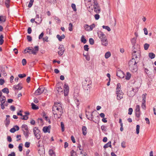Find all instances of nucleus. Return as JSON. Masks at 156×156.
I'll list each match as a JSON object with an SVG mask.
<instances>
[{
	"instance_id": "0eeeda50",
	"label": "nucleus",
	"mask_w": 156,
	"mask_h": 156,
	"mask_svg": "<svg viewBox=\"0 0 156 156\" xmlns=\"http://www.w3.org/2000/svg\"><path fill=\"white\" fill-rule=\"evenodd\" d=\"M46 90L45 88L44 87H39L36 90L35 94L37 95H40L43 92H44Z\"/></svg>"
},
{
	"instance_id": "de8ad7c7",
	"label": "nucleus",
	"mask_w": 156,
	"mask_h": 156,
	"mask_svg": "<svg viewBox=\"0 0 156 156\" xmlns=\"http://www.w3.org/2000/svg\"><path fill=\"white\" fill-rule=\"evenodd\" d=\"M18 76L20 78H22L25 77L26 76V75L25 74H19L18 75Z\"/></svg>"
},
{
	"instance_id": "603ef678",
	"label": "nucleus",
	"mask_w": 156,
	"mask_h": 156,
	"mask_svg": "<svg viewBox=\"0 0 156 156\" xmlns=\"http://www.w3.org/2000/svg\"><path fill=\"white\" fill-rule=\"evenodd\" d=\"M22 145L23 144L21 143L18 146V148L19 150L20 151H22Z\"/></svg>"
},
{
	"instance_id": "f704fd0d",
	"label": "nucleus",
	"mask_w": 156,
	"mask_h": 156,
	"mask_svg": "<svg viewBox=\"0 0 156 156\" xmlns=\"http://www.w3.org/2000/svg\"><path fill=\"white\" fill-rule=\"evenodd\" d=\"M149 46L150 45L149 44L147 43H145L144 45V49L146 50H147L148 49Z\"/></svg>"
},
{
	"instance_id": "2eb2a0df",
	"label": "nucleus",
	"mask_w": 156,
	"mask_h": 156,
	"mask_svg": "<svg viewBox=\"0 0 156 156\" xmlns=\"http://www.w3.org/2000/svg\"><path fill=\"white\" fill-rule=\"evenodd\" d=\"M35 19L37 20L35 22L38 24H40L42 20L41 17H40L38 15H36Z\"/></svg>"
},
{
	"instance_id": "cd10ccee",
	"label": "nucleus",
	"mask_w": 156,
	"mask_h": 156,
	"mask_svg": "<svg viewBox=\"0 0 156 156\" xmlns=\"http://www.w3.org/2000/svg\"><path fill=\"white\" fill-rule=\"evenodd\" d=\"M131 43L133 45V51H135L134 50V49L135 48V47H134V44L136 43V39L133 38H132L131 40Z\"/></svg>"
},
{
	"instance_id": "774afa93",
	"label": "nucleus",
	"mask_w": 156,
	"mask_h": 156,
	"mask_svg": "<svg viewBox=\"0 0 156 156\" xmlns=\"http://www.w3.org/2000/svg\"><path fill=\"white\" fill-rule=\"evenodd\" d=\"M8 156H16V154L14 152H12L10 154H8Z\"/></svg>"
},
{
	"instance_id": "a18cd8bd",
	"label": "nucleus",
	"mask_w": 156,
	"mask_h": 156,
	"mask_svg": "<svg viewBox=\"0 0 156 156\" xmlns=\"http://www.w3.org/2000/svg\"><path fill=\"white\" fill-rule=\"evenodd\" d=\"M145 102L146 101L143 102V101L142 105H141V107L143 109H145L146 108V105H145Z\"/></svg>"
},
{
	"instance_id": "393cba45",
	"label": "nucleus",
	"mask_w": 156,
	"mask_h": 156,
	"mask_svg": "<svg viewBox=\"0 0 156 156\" xmlns=\"http://www.w3.org/2000/svg\"><path fill=\"white\" fill-rule=\"evenodd\" d=\"M32 106V109L34 110H37L38 109L39 107L38 106H37L36 105L34 104V103H32L31 104Z\"/></svg>"
},
{
	"instance_id": "a211bd4d",
	"label": "nucleus",
	"mask_w": 156,
	"mask_h": 156,
	"mask_svg": "<svg viewBox=\"0 0 156 156\" xmlns=\"http://www.w3.org/2000/svg\"><path fill=\"white\" fill-rule=\"evenodd\" d=\"M92 112H88V114H86V116L87 119L90 120H92Z\"/></svg>"
},
{
	"instance_id": "20e7f679",
	"label": "nucleus",
	"mask_w": 156,
	"mask_h": 156,
	"mask_svg": "<svg viewBox=\"0 0 156 156\" xmlns=\"http://www.w3.org/2000/svg\"><path fill=\"white\" fill-rule=\"evenodd\" d=\"M21 128L26 138H27L29 136V131L27 125L23 124Z\"/></svg>"
},
{
	"instance_id": "bf43d9fd",
	"label": "nucleus",
	"mask_w": 156,
	"mask_h": 156,
	"mask_svg": "<svg viewBox=\"0 0 156 156\" xmlns=\"http://www.w3.org/2000/svg\"><path fill=\"white\" fill-rule=\"evenodd\" d=\"M22 65L23 66H25V65H26V63H27V61H26V59H23V60H22Z\"/></svg>"
},
{
	"instance_id": "f3484780",
	"label": "nucleus",
	"mask_w": 156,
	"mask_h": 156,
	"mask_svg": "<svg viewBox=\"0 0 156 156\" xmlns=\"http://www.w3.org/2000/svg\"><path fill=\"white\" fill-rule=\"evenodd\" d=\"M102 42V44L105 46H107L108 44V41L107 40V38H104L101 40Z\"/></svg>"
},
{
	"instance_id": "423d86ee",
	"label": "nucleus",
	"mask_w": 156,
	"mask_h": 156,
	"mask_svg": "<svg viewBox=\"0 0 156 156\" xmlns=\"http://www.w3.org/2000/svg\"><path fill=\"white\" fill-rule=\"evenodd\" d=\"M137 91V88L134 89L133 87L131 88L130 90L127 92L128 95L129 97H133L135 95L136 92Z\"/></svg>"
},
{
	"instance_id": "f03ea898",
	"label": "nucleus",
	"mask_w": 156,
	"mask_h": 156,
	"mask_svg": "<svg viewBox=\"0 0 156 156\" xmlns=\"http://www.w3.org/2000/svg\"><path fill=\"white\" fill-rule=\"evenodd\" d=\"M121 85L120 83H118L117 84L116 88V94H117V99L119 100L123 98V94L121 89Z\"/></svg>"
},
{
	"instance_id": "ea45409f",
	"label": "nucleus",
	"mask_w": 156,
	"mask_h": 156,
	"mask_svg": "<svg viewBox=\"0 0 156 156\" xmlns=\"http://www.w3.org/2000/svg\"><path fill=\"white\" fill-rule=\"evenodd\" d=\"M34 2V0H30V2L28 5V7L29 8H30L32 6L33 3Z\"/></svg>"
},
{
	"instance_id": "58836bf2",
	"label": "nucleus",
	"mask_w": 156,
	"mask_h": 156,
	"mask_svg": "<svg viewBox=\"0 0 156 156\" xmlns=\"http://www.w3.org/2000/svg\"><path fill=\"white\" fill-rule=\"evenodd\" d=\"M71 156H77L76 153L74 150H72L71 152Z\"/></svg>"
},
{
	"instance_id": "6e6552de",
	"label": "nucleus",
	"mask_w": 156,
	"mask_h": 156,
	"mask_svg": "<svg viewBox=\"0 0 156 156\" xmlns=\"http://www.w3.org/2000/svg\"><path fill=\"white\" fill-rule=\"evenodd\" d=\"M69 87L68 84L65 83L64 86V93L65 96H67L69 94Z\"/></svg>"
},
{
	"instance_id": "7c9ffc66",
	"label": "nucleus",
	"mask_w": 156,
	"mask_h": 156,
	"mask_svg": "<svg viewBox=\"0 0 156 156\" xmlns=\"http://www.w3.org/2000/svg\"><path fill=\"white\" fill-rule=\"evenodd\" d=\"M131 76V74L129 72H127L126 73V79L127 80H129Z\"/></svg>"
},
{
	"instance_id": "4be33fe9",
	"label": "nucleus",
	"mask_w": 156,
	"mask_h": 156,
	"mask_svg": "<svg viewBox=\"0 0 156 156\" xmlns=\"http://www.w3.org/2000/svg\"><path fill=\"white\" fill-rule=\"evenodd\" d=\"M49 154L50 156H56L55 152L52 149L49 150Z\"/></svg>"
},
{
	"instance_id": "9b49d317",
	"label": "nucleus",
	"mask_w": 156,
	"mask_h": 156,
	"mask_svg": "<svg viewBox=\"0 0 156 156\" xmlns=\"http://www.w3.org/2000/svg\"><path fill=\"white\" fill-rule=\"evenodd\" d=\"M98 36L101 40L104 38H106V36L104 34V33L101 31H100L97 33Z\"/></svg>"
},
{
	"instance_id": "3c124183",
	"label": "nucleus",
	"mask_w": 156,
	"mask_h": 156,
	"mask_svg": "<svg viewBox=\"0 0 156 156\" xmlns=\"http://www.w3.org/2000/svg\"><path fill=\"white\" fill-rule=\"evenodd\" d=\"M140 111L136 112L135 115L136 117H137L138 118H139L140 116Z\"/></svg>"
},
{
	"instance_id": "5701e85b",
	"label": "nucleus",
	"mask_w": 156,
	"mask_h": 156,
	"mask_svg": "<svg viewBox=\"0 0 156 156\" xmlns=\"http://www.w3.org/2000/svg\"><path fill=\"white\" fill-rule=\"evenodd\" d=\"M56 89L58 93L60 94V93L63 94V89L61 87H57Z\"/></svg>"
},
{
	"instance_id": "1a4fd4ad",
	"label": "nucleus",
	"mask_w": 156,
	"mask_h": 156,
	"mask_svg": "<svg viewBox=\"0 0 156 156\" xmlns=\"http://www.w3.org/2000/svg\"><path fill=\"white\" fill-rule=\"evenodd\" d=\"M59 51L58 54L59 55L61 56L63 54L65 51V48L63 45H60L58 48Z\"/></svg>"
},
{
	"instance_id": "5fc2aeb1",
	"label": "nucleus",
	"mask_w": 156,
	"mask_h": 156,
	"mask_svg": "<svg viewBox=\"0 0 156 156\" xmlns=\"http://www.w3.org/2000/svg\"><path fill=\"white\" fill-rule=\"evenodd\" d=\"M133 109L132 108H129L128 109V114L131 115L132 114Z\"/></svg>"
},
{
	"instance_id": "864d4df0",
	"label": "nucleus",
	"mask_w": 156,
	"mask_h": 156,
	"mask_svg": "<svg viewBox=\"0 0 156 156\" xmlns=\"http://www.w3.org/2000/svg\"><path fill=\"white\" fill-rule=\"evenodd\" d=\"M28 118V116L26 115H23V118H20L21 119L24 120H27Z\"/></svg>"
},
{
	"instance_id": "e433bc0d",
	"label": "nucleus",
	"mask_w": 156,
	"mask_h": 156,
	"mask_svg": "<svg viewBox=\"0 0 156 156\" xmlns=\"http://www.w3.org/2000/svg\"><path fill=\"white\" fill-rule=\"evenodd\" d=\"M102 28L103 29H105L107 30L108 31H110L111 30L110 28L108 26H103Z\"/></svg>"
},
{
	"instance_id": "6e6d98bb",
	"label": "nucleus",
	"mask_w": 156,
	"mask_h": 156,
	"mask_svg": "<svg viewBox=\"0 0 156 156\" xmlns=\"http://www.w3.org/2000/svg\"><path fill=\"white\" fill-rule=\"evenodd\" d=\"M84 50L88 51L89 49L88 48V46L87 45H85L84 46Z\"/></svg>"
},
{
	"instance_id": "338daca9",
	"label": "nucleus",
	"mask_w": 156,
	"mask_h": 156,
	"mask_svg": "<svg viewBox=\"0 0 156 156\" xmlns=\"http://www.w3.org/2000/svg\"><path fill=\"white\" fill-rule=\"evenodd\" d=\"M5 83V80L4 79H0V84L2 85Z\"/></svg>"
},
{
	"instance_id": "9d476101",
	"label": "nucleus",
	"mask_w": 156,
	"mask_h": 156,
	"mask_svg": "<svg viewBox=\"0 0 156 156\" xmlns=\"http://www.w3.org/2000/svg\"><path fill=\"white\" fill-rule=\"evenodd\" d=\"M116 75L120 78H123L124 77L123 72L121 70H117L116 73Z\"/></svg>"
},
{
	"instance_id": "79ce46f5",
	"label": "nucleus",
	"mask_w": 156,
	"mask_h": 156,
	"mask_svg": "<svg viewBox=\"0 0 156 156\" xmlns=\"http://www.w3.org/2000/svg\"><path fill=\"white\" fill-rule=\"evenodd\" d=\"M140 126L139 125H137L136 126V133L137 134H138L140 131Z\"/></svg>"
},
{
	"instance_id": "f257e3e1",
	"label": "nucleus",
	"mask_w": 156,
	"mask_h": 156,
	"mask_svg": "<svg viewBox=\"0 0 156 156\" xmlns=\"http://www.w3.org/2000/svg\"><path fill=\"white\" fill-rule=\"evenodd\" d=\"M136 51H133L132 55L133 58L129 62V67L130 70L133 72H135L137 70V63L140 59V54L139 52H137Z\"/></svg>"
},
{
	"instance_id": "052dcab7",
	"label": "nucleus",
	"mask_w": 156,
	"mask_h": 156,
	"mask_svg": "<svg viewBox=\"0 0 156 156\" xmlns=\"http://www.w3.org/2000/svg\"><path fill=\"white\" fill-rule=\"evenodd\" d=\"M30 143L29 142H27L25 143V146L27 148L29 147H30Z\"/></svg>"
},
{
	"instance_id": "8fccbe9b",
	"label": "nucleus",
	"mask_w": 156,
	"mask_h": 156,
	"mask_svg": "<svg viewBox=\"0 0 156 156\" xmlns=\"http://www.w3.org/2000/svg\"><path fill=\"white\" fill-rule=\"evenodd\" d=\"M101 128L102 131H104L105 132L107 131V127L105 126H101Z\"/></svg>"
},
{
	"instance_id": "c756f323",
	"label": "nucleus",
	"mask_w": 156,
	"mask_h": 156,
	"mask_svg": "<svg viewBox=\"0 0 156 156\" xmlns=\"http://www.w3.org/2000/svg\"><path fill=\"white\" fill-rule=\"evenodd\" d=\"M2 91L3 93H6L7 94H8L9 92V91L8 89L6 87L4 89H3L2 90Z\"/></svg>"
},
{
	"instance_id": "49530a36",
	"label": "nucleus",
	"mask_w": 156,
	"mask_h": 156,
	"mask_svg": "<svg viewBox=\"0 0 156 156\" xmlns=\"http://www.w3.org/2000/svg\"><path fill=\"white\" fill-rule=\"evenodd\" d=\"M89 26L90 30H92L93 28L95 27V24L94 23H93L92 24Z\"/></svg>"
},
{
	"instance_id": "c9c22d12",
	"label": "nucleus",
	"mask_w": 156,
	"mask_h": 156,
	"mask_svg": "<svg viewBox=\"0 0 156 156\" xmlns=\"http://www.w3.org/2000/svg\"><path fill=\"white\" fill-rule=\"evenodd\" d=\"M54 115V117L57 118V119H59L61 116L62 115H60L59 113H58V112H56V115L53 114Z\"/></svg>"
},
{
	"instance_id": "680f3d73",
	"label": "nucleus",
	"mask_w": 156,
	"mask_h": 156,
	"mask_svg": "<svg viewBox=\"0 0 156 156\" xmlns=\"http://www.w3.org/2000/svg\"><path fill=\"white\" fill-rule=\"evenodd\" d=\"M27 39L29 41H31L32 40V37L30 35L27 36Z\"/></svg>"
},
{
	"instance_id": "4468645a",
	"label": "nucleus",
	"mask_w": 156,
	"mask_h": 156,
	"mask_svg": "<svg viewBox=\"0 0 156 156\" xmlns=\"http://www.w3.org/2000/svg\"><path fill=\"white\" fill-rule=\"evenodd\" d=\"M39 51V47L38 46H35L34 49L33 48V50L31 51L30 53H33V54L35 55L37 54V53Z\"/></svg>"
},
{
	"instance_id": "4d7b16f0",
	"label": "nucleus",
	"mask_w": 156,
	"mask_h": 156,
	"mask_svg": "<svg viewBox=\"0 0 156 156\" xmlns=\"http://www.w3.org/2000/svg\"><path fill=\"white\" fill-rule=\"evenodd\" d=\"M69 30L70 31H72L73 30L72 26L73 25L71 23H69Z\"/></svg>"
},
{
	"instance_id": "c85d7f7f",
	"label": "nucleus",
	"mask_w": 156,
	"mask_h": 156,
	"mask_svg": "<svg viewBox=\"0 0 156 156\" xmlns=\"http://www.w3.org/2000/svg\"><path fill=\"white\" fill-rule=\"evenodd\" d=\"M3 38L4 37L3 35L1 34L0 35V45H2L4 42Z\"/></svg>"
},
{
	"instance_id": "37998d69",
	"label": "nucleus",
	"mask_w": 156,
	"mask_h": 156,
	"mask_svg": "<svg viewBox=\"0 0 156 156\" xmlns=\"http://www.w3.org/2000/svg\"><path fill=\"white\" fill-rule=\"evenodd\" d=\"M147 94H145L142 95V101L143 102L146 101V96Z\"/></svg>"
},
{
	"instance_id": "a878e982",
	"label": "nucleus",
	"mask_w": 156,
	"mask_h": 156,
	"mask_svg": "<svg viewBox=\"0 0 156 156\" xmlns=\"http://www.w3.org/2000/svg\"><path fill=\"white\" fill-rule=\"evenodd\" d=\"M74 99H75V102L76 104V106L78 108H79V106L80 105V103L79 102V100L76 98V97H75V96H74Z\"/></svg>"
},
{
	"instance_id": "69168bd1",
	"label": "nucleus",
	"mask_w": 156,
	"mask_h": 156,
	"mask_svg": "<svg viewBox=\"0 0 156 156\" xmlns=\"http://www.w3.org/2000/svg\"><path fill=\"white\" fill-rule=\"evenodd\" d=\"M16 131V130L14 127L11 128L10 130V132L12 133H14Z\"/></svg>"
},
{
	"instance_id": "ddd939ff",
	"label": "nucleus",
	"mask_w": 156,
	"mask_h": 156,
	"mask_svg": "<svg viewBox=\"0 0 156 156\" xmlns=\"http://www.w3.org/2000/svg\"><path fill=\"white\" fill-rule=\"evenodd\" d=\"M84 89L87 93L89 92L90 91L91 86L90 85L88 84L87 86L84 85L83 86Z\"/></svg>"
},
{
	"instance_id": "473e14b6",
	"label": "nucleus",
	"mask_w": 156,
	"mask_h": 156,
	"mask_svg": "<svg viewBox=\"0 0 156 156\" xmlns=\"http://www.w3.org/2000/svg\"><path fill=\"white\" fill-rule=\"evenodd\" d=\"M81 41L83 44H85L87 42V40L85 38L84 36H82L81 38Z\"/></svg>"
},
{
	"instance_id": "09e8293b",
	"label": "nucleus",
	"mask_w": 156,
	"mask_h": 156,
	"mask_svg": "<svg viewBox=\"0 0 156 156\" xmlns=\"http://www.w3.org/2000/svg\"><path fill=\"white\" fill-rule=\"evenodd\" d=\"M53 106H62V105L60 103V102L57 103V102H55L54 103V105Z\"/></svg>"
},
{
	"instance_id": "c03bdc74",
	"label": "nucleus",
	"mask_w": 156,
	"mask_h": 156,
	"mask_svg": "<svg viewBox=\"0 0 156 156\" xmlns=\"http://www.w3.org/2000/svg\"><path fill=\"white\" fill-rule=\"evenodd\" d=\"M89 42L90 44L93 45L94 43V41L92 38H90L89 39Z\"/></svg>"
},
{
	"instance_id": "6ab92c4d",
	"label": "nucleus",
	"mask_w": 156,
	"mask_h": 156,
	"mask_svg": "<svg viewBox=\"0 0 156 156\" xmlns=\"http://www.w3.org/2000/svg\"><path fill=\"white\" fill-rule=\"evenodd\" d=\"M56 37L59 41H62V39H64L65 38V36L64 34H62L61 36L58 34L56 36Z\"/></svg>"
},
{
	"instance_id": "bb28decb",
	"label": "nucleus",
	"mask_w": 156,
	"mask_h": 156,
	"mask_svg": "<svg viewBox=\"0 0 156 156\" xmlns=\"http://www.w3.org/2000/svg\"><path fill=\"white\" fill-rule=\"evenodd\" d=\"M111 56V53L110 51L107 52L105 54V58L106 59L108 58Z\"/></svg>"
},
{
	"instance_id": "13d9d810",
	"label": "nucleus",
	"mask_w": 156,
	"mask_h": 156,
	"mask_svg": "<svg viewBox=\"0 0 156 156\" xmlns=\"http://www.w3.org/2000/svg\"><path fill=\"white\" fill-rule=\"evenodd\" d=\"M135 111L136 112L140 111V106L139 105H136V107Z\"/></svg>"
},
{
	"instance_id": "a19ab883",
	"label": "nucleus",
	"mask_w": 156,
	"mask_h": 156,
	"mask_svg": "<svg viewBox=\"0 0 156 156\" xmlns=\"http://www.w3.org/2000/svg\"><path fill=\"white\" fill-rule=\"evenodd\" d=\"M71 7L73 9V10L74 11H76V6L75 4L74 3H72L71 4Z\"/></svg>"
},
{
	"instance_id": "dca6fc26",
	"label": "nucleus",
	"mask_w": 156,
	"mask_h": 156,
	"mask_svg": "<svg viewBox=\"0 0 156 156\" xmlns=\"http://www.w3.org/2000/svg\"><path fill=\"white\" fill-rule=\"evenodd\" d=\"M22 84L20 83L17 85H14L13 87L16 90H21L22 88Z\"/></svg>"
},
{
	"instance_id": "aec40b11",
	"label": "nucleus",
	"mask_w": 156,
	"mask_h": 156,
	"mask_svg": "<svg viewBox=\"0 0 156 156\" xmlns=\"http://www.w3.org/2000/svg\"><path fill=\"white\" fill-rule=\"evenodd\" d=\"M82 130L83 134L84 135H86L87 133V128L86 126H82Z\"/></svg>"
},
{
	"instance_id": "2f4dec72",
	"label": "nucleus",
	"mask_w": 156,
	"mask_h": 156,
	"mask_svg": "<svg viewBox=\"0 0 156 156\" xmlns=\"http://www.w3.org/2000/svg\"><path fill=\"white\" fill-rule=\"evenodd\" d=\"M10 123V119L9 118H6L5 121V124L7 126Z\"/></svg>"
},
{
	"instance_id": "4c0bfd02",
	"label": "nucleus",
	"mask_w": 156,
	"mask_h": 156,
	"mask_svg": "<svg viewBox=\"0 0 156 156\" xmlns=\"http://www.w3.org/2000/svg\"><path fill=\"white\" fill-rule=\"evenodd\" d=\"M61 130L62 132H64L65 130L64 125L62 122H61Z\"/></svg>"
},
{
	"instance_id": "7ed1b4c3",
	"label": "nucleus",
	"mask_w": 156,
	"mask_h": 156,
	"mask_svg": "<svg viewBox=\"0 0 156 156\" xmlns=\"http://www.w3.org/2000/svg\"><path fill=\"white\" fill-rule=\"evenodd\" d=\"M52 111L53 114L56 115V112L58 113H59L60 115H62L63 111L62 106H53L52 107Z\"/></svg>"
},
{
	"instance_id": "e2e57ef3",
	"label": "nucleus",
	"mask_w": 156,
	"mask_h": 156,
	"mask_svg": "<svg viewBox=\"0 0 156 156\" xmlns=\"http://www.w3.org/2000/svg\"><path fill=\"white\" fill-rule=\"evenodd\" d=\"M6 20V18L5 16H2V20L1 21L3 22H5Z\"/></svg>"
},
{
	"instance_id": "b1692460",
	"label": "nucleus",
	"mask_w": 156,
	"mask_h": 156,
	"mask_svg": "<svg viewBox=\"0 0 156 156\" xmlns=\"http://www.w3.org/2000/svg\"><path fill=\"white\" fill-rule=\"evenodd\" d=\"M148 56L150 58L152 59L155 58V55L153 53L150 52L149 53Z\"/></svg>"
},
{
	"instance_id": "72a5a7b5",
	"label": "nucleus",
	"mask_w": 156,
	"mask_h": 156,
	"mask_svg": "<svg viewBox=\"0 0 156 156\" xmlns=\"http://www.w3.org/2000/svg\"><path fill=\"white\" fill-rule=\"evenodd\" d=\"M84 29H85V30H86L88 31H90V28H90V26H89L88 25H87V24H85L84 26Z\"/></svg>"
},
{
	"instance_id": "f8f14e48",
	"label": "nucleus",
	"mask_w": 156,
	"mask_h": 156,
	"mask_svg": "<svg viewBox=\"0 0 156 156\" xmlns=\"http://www.w3.org/2000/svg\"><path fill=\"white\" fill-rule=\"evenodd\" d=\"M51 126L49 125L48 126H44L43 128V130L44 133H50Z\"/></svg>"
},
{
	"instance_id": "0e129e2a",
	"label": "nucleus",
	"mask_w": 156,
	"mask_h": 156,
	"mask_svg": "<svg viewBox=\"0 0 156 156\" xmlns=\"http://www.w3.org/2000/svg\"><path fill=\"white\" fill-rule=\"evenodd\" d=\"M9 3L10 2H5V4L7 8H9Z\"/></svg>"
},
{
	"instance_id": "412c9836",
	"label": "nucleus",
	"mask_w": 156,
	"mask_h": 156,
	"mask_svg": "<svg viewBox=\"0 0 156 156\" xmlns=\"http://www.w3.org/2000/svg\"><path fill=\"white\" fill-rule=\"evenodd\" d=\"M111 142L110 141L108 142V143L105 144L103 147L104 149H106L108 147H112V145H111Z\"/></svg>"
},
{
	"instance_id": "39448f33",
	"label": "nucleus",
	"mask_w": 156,
	"mask_h": 156,
	"mask_svg": "<svg viewBox=\"0 0 156 156\" xmlns=\"http://www.w3.org/2000/svg\"><path fill=\"white\" fill-rule=\"evenodd\" d=\"M33 132L36 138L38 140L41 137L40 136V131L37 127H35L34 128Z\"/></svg>"
}]
</instances>
